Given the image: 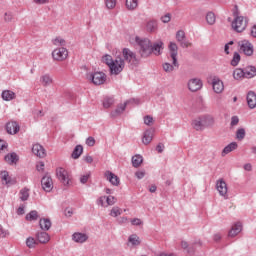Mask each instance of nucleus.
I'll list each match as a JSON object with an SVG mask.
<instances>
[{
	"label": "nucleus",
	"mask_w": 256,
	"mask_h": 256,
	"mask_svg": "<svg viewBox=\"0 0 256 256\" xmlns=\"http://www.w3.org/2000/svg\"><path fill=\"white\" fill-rule=\"evenodd\" d=\"M192 126L196 131H203L205 129V126L203 125V120L201 119V116L197 119L193 120Z\"/></svg>",
	"instance_id": "c756f323"
},
{
	"label": "nucleus",
	"mask_w": 256,
	"mask_h": 256,
	"mask_svg": "<svg viewBox=\"0 0 256 256\" xmlns=\"http://www.w3.org/2000/svg\"><path fill=\"white\" fill-rule=\"evenodd\" d=\"M54 45H61L62 47H65V39H63V38H56L54 40Z\"/></svg>",
	"instance_id": "052dcab7"
},
{
	"label": "nucleus",
	"mask_w": 256,
	"mask_h": 256,
	"mask_svg": "<svg viewBox=\"0 0 256 256\" xmlns=\"http://www.w3.org/2000/svg\"><path fill=\"white\" fill-rule=\"evenodd\" d=\"M51 219L49 218H41L39 220V227L42 231H49L51 229Z\"/></svg>",
	"instance_id": "b1692460"
},
{
	"label": "nucleus",
	"mask_w": 256,
	"mask_h": 256,
	"mask_svg": "<svg viewBox=\"0 0 256 256\" xmlns=\"http://www.w3.org/2000/svg\"><path fill=\"white\" fill-rule=\"evenodd\" d=\"M245 135H246L245 128H239L236 131V139H238V141H243V139H245Z\"/></svg>",
	"instance_id": "09e8293b"
},
{
	"label": "nucleus",
	"mask_w": 256,
	"mask_h": 256,
	"mask_svg": "<svg viewBox=\"0 0 256 256\" xmlns=\"http://www.w3.org/2000/svg\"><path fill=\"white\" fill-rule=\"evenodd\" d=\"M4 21H5L6 23H11V22L13 21V13H11V12H6V13L4 14Z\"/></svg>",
	"instance_id": "5fc2aeb1"
},
{
	"label": "nucleus",
	"mask_w": 256,
	"mask_h": 256,
	"mask_svg": "<svg viewBox=\"0 0 256 256\" xmlns=\"http://www.w3.org/2000/svg\"><path fill=\"white\" fill-rule=\"evenodd\" d=\"M141 163H143V156L135 155L132 157V165L133 167H141Z\"/></svg>",
	"instance_id": "e433bc0d"
},
{
	"label": "nucleus",
	"mask_w": 256,
	"mask_h": 256,
	"mask_svg": "<svg viewBox=\"0 0 256 256\" xmlns=\"http://www.w3.org/2000/svg\"><path fill=\"white\" fill-rule=\"evenodd\" d=\"M129 103H139V100L133 98L126 101L124 104H119L117 108L110 113L111 117H119V115H122L125 109H127V105H129Z\"/></svg>",
	"instance_id": "1a4fd4ad"
},
{
	"label": "nucleus",
	"mask_w": 256,
	"mask_h": 256,
	"mask_svg": "<svg viewBox=\"0 0 256 256\" xmlns=\"http://www.w3.org/2000/svg\"><path fill=\"white\" fill-rule=\"evenodd\" d=\"M32 153L36 155V157H40V159H43V157L47 155L45 148H43V146L40 144H34L32 146Z\"/></svg>",
	"instance_id": "a211bd4d"
},
{
	"label": "nucleus",
	"mask_w": 256,
	"mask_h": 256,
	"mask_svg": "<svg viewBox=\"0 0 256 256\" xmlns=\"http://www.w3.org/2000/svg\"><path fill=\"white\" fill-rule=\"evenodd\" d=\"M89 177H91V173H87L85 175H82L80 177V183H82V185H85V183H87L89 181Z\"/></svg>",
	"instance_id": "6e6d98bb"
},
{
	"label": "nucleus",
	"mask_w": 256,
	"mask_h": 256,
	"mask_svg": "<svg viewBox=\"0 0 256 256\" xmlns=\"http://www.w3.org/2000/svg\"><path fill=\"white\" fill-rule=\"evenodd\" d=\"M56 176L61 183L65 185V187L69 186L71 183V178H69V172L64 168H58L56 170Z\"/></svg>",
	"instance_id": "6e6552de"
},
{
	"label": "nucleus",
	"mask_w": 256,
	"mask_h": 256,
	"mask_svg": "<svg viewBox=\"0 0 256 256\" xmlns=\"http://www.w3.org/2000/svg\"><path fill=\"white\" fill-rule=\"evenodd\" d=\"M122 55L124 58L123 61H126V63H128V65H131V67H137V65H139V59L137 58V54L131 51V49L123 48Z\"/></svg>",
	"instance_id": "7ed1b4c3"
},
{
	"label": "nucleus",
	"mask_w": 256,
	"mask_h": 256,
	"mask_svg": "<svg viewBox=\"0 0 256 256\" xmlns=\"http://www.w3.org/2000/svg\"><path fill=\"white\" fill-rule=\"evenodd\" d=\"M105 3L107 9H115V6L117 5V0H106Z\"/></svg>",
	"instance_id": "603ef678"
},
{
	"label": "nucleus",
	"mask_w": 256,
	"mask_h": 256,
	"mask_svg": "<svg viewBox=\"0 0 256 256\" xmlns=\"http://www.w3.org/2000/svg\"><path fill=\"white\" fill-rule=\"evenodd\" d=\"M37 245V240H35V238L33 237H28L26 239V246L29 248V249H35V246Z\"/></svg>",
	"instance_id": "de8ad7c7"
},
{
	"label": "nucleus",
	"mask_w": 256,
	"mask_h": 256,
	"mask_svg": "<svg viewBox=\"0 0 256 256\" xmlns=\"http://www.w3.org/2000/svg\"><path fill=\"white\" fill-rule=\"evenodd\" d=\"M105 177H106L107 181H109V183H111V185H114L115 187H119V183H120L119 177L117 175H115L113 172L106 171Z\"/></svg>",
	"instance_id": "f3484780"
},
{
	"label": "nucleus",
	"mask_w": 256,
	"mask_h": 256,
	"mask_svg": "<svg viewBox=\"0 0 256 256\" xmlns=\"http://www.w3.org/2000/svg\"><path fill=\"white\" fill-rule=\"evenodd\" d=\"M121 213H123V210L121 208H119V206H114L110 210V217H119V215H121Z\"/></svg>",
	"instance_id": "a18cd8bd"
},
{
	"label": "nucleus",
	"mask_w": 256,
	"mask_h": 256,
	"mask_svg": "<svg viewBox=\"0 0 256 256\" xmlns=\"http://www.w3.org/2000/svg\"><path fill=\"white\" fill-rule=\"evenodd\" d=\"M0 177H1V180L6 184V185H9V183H11V176H9V172L7 171H2L0 173Z\"/></svg>",
	"instance_id": "c03bdc74"
},
{
	"label": "nucleus",
	"mask_w": 256,
	"mask_h": 256,
	"mask_svg": "<svg viewBox=\"0 0 256 256\" xmlns=\"http://www.w3.org/2000/svg\"><path fill=\"white\" fill-rule=\"evenodd\" d=\"M86 145H88V147H94L95 146V138L93 136H89L86 139Z\"/></svg>",
	"instance_id": "13d9d810"
},
{
	"label": "nucleus",
	"mask_w": 256,
	"mask_h": 256,
	"mask_svg": "<svg viewBox=\"0 0 256 256\" xmlns=\"http://www.w3.org/2000/svg\"><path fill=\"white\" fill-rule=\"evenodd\" d=\"M256 75V68L255 66H248L244 70V77L246 79H253Z\"/></svg>",
	"instance_id": "cd10ccee"
},
{
	"label": "nucleus",
	"mask_w": 256,
	"mask_h": 256,
	"mask_svg": "<svg viewBox=\"0 0 256 256\" xmlns=\"http://www.w3.org/2000/svg\"><path fill=\"white\" fill-rule=\"evenodd\" d=\"M39 219V213L36 210L30 211L26 215V221H37Z\"/></svg>",
	"instance_id": "a19ab883"
},
{
	"label": "nucleus",
	"mask_w": 256,
	"mask_h": 256,
	"mask_svg": "<svg viewBox=\"0 0 256 256\" xmlns=\"http://www.w3.org/2000/svg\"><path fill=\"white\" fill-rule=\"evenodd\" d=\"M19 129V124L15 121L8 122L6 124V131L9 135H16V133H19Z\"/></svg>",
	"instance_id": "6ab92c4d"
},
{
	"label": "nucleus",
	"mask_w": 256,
	"mask_h": 256,
	"mask_svg": "<svg viewBox=\"0 0 256 256\" xmlns=\"http://www.w3.org/2000/svg\"><path fill=\"white\" fill-rule=\"evenodd\" d=\"M103 63H106L108 67L115 61L113 60V57L109 54H106L105 56L102 57Z\"/></svg>",
	"instance_id": "8fccbe9b"
},
{
	"label": "nucleus",
	"mask_w": 256,
	"mask_h": 256,
	"mask_svg": "<svg viewBox=\"0 0 256 256\" xmlns=\"http://www.w3.org/2000/svg\"><path fill=\"white\" fill-rule=\"evenodd\" d=\"M217 21V16H215V13L208 12L206 14V22L208 25H215V22Z\"/></svg>",
	"instance_id": "4c0bfd02"
},
{
	"label": "nucleus",
	"mask_w": 256,
	"mask_h": 256,
	"mask_svg": "<svg viewBox=\"0 0 256 256\" xmlns=\"http://www.w3.org/2000/svg\"><path fill=\"white\" fill-rule=\"evenodd\" d=\"M216 189L221 197L229 199L227 182L223 178L216 181Z\"/></svg>",
	"instance_id": "0eeeda50"
},
{
	"label": "nucleus",
	"mask_w": 256,
	"mask_h": 256,
	"mask_svg": "<svg viewBox=\"0 0 256 256\" xmlns=\"http://www.w3.org/2000/svg\"><path fill=\"white\" fill-rule=\"evenodd\" d=\"M233 77L239 81V79H243L245 77V71L241 68H236L233 72Z\"/></svg>",
	"instance_id": "58836bf2"
},
{
	"label": "nucleus",
	"mask_w": 256,
	"mask_h": 256,
	"mask_svg": "<svg viewBox=\"0 0 256 256\" xmlns=\"http://www.w3.org/2000/svg\"><path fill=\"white\" fill-rule=\"evenodd\" d=\"M81 155H83V146L76 145L71 154V157H72V159H79V157H81Z\"/></svg>",
	"instance_id": "7c9ffc66"
},
{
	"label": "nucleus",
	"mask_w": 256,
	"mask_h": 256,
	"mask_svg": "<svg viewBox=\"0 0 256 256\" xmlns=\"http://www.w3.org/2000/svg\"><path fill=\"white\" fill-rule=\"evenodd\" d=\"M238 47L240 53H243L244 55H246V57H252L255 51L253 43H251L249 40L238 41Z\"/></svg>",
	"instance_id": "39448f33"
},
{
	"label": "nucleus",
	"mask_w": 256,
	"mask_h": 256,
	"mask_svg": "<svg viewBox=\"0 0 256 256\" xmlns=\"http://www.w3.org/2000/svg\"><path fill=\"white\" fill-rule=\"evenodd\" d=\"M239 125V117L238 116H232L231 117V122H230V127H235Z\"/></svg>",
	"instance_id": "4d7b16f0"
},
{
	"label": "nucleus",
	"mask_w": 256,
	"mask_h": 256,
	"mask_svg": "<svg viewBox=\"0 0 256 256\" xmlns=\"http://www.w3.org/2000/svg\"><path fill=\"white\" fill-rule=\"evenodd\" d=\"M86 79L91 81L93 85H103L107 81V74L104 72L87 73Z\"/></svg>",
	"instance_id": "20e7f679"
},
{
	"label": "nucleus",
	"mask_w": 256,
	"mask_h": 256,
	"mask_svg": "<svg viewBox=\"0 0 256 256\" xmlns=\"http://www.w3.org/2000/svg\"><path fill=\"white\" fill-rule=\"evenodd\" d=\"M239 61H241V55L239 52H234L233 58L231 60L232 67H237L239 65Z\"/></svg>",
	"instance_id": "37998d69"
},
{
	"label": "nucleus",
	"mask_w": 256,
	"mask_h": 256,
	"mask_svg": "<svg viewBox=\"0 0 256 256\" xmlns=\"http://www.w3.org/2000/svg\"><path fill=\"white\" fill-rule=\"evenodd\" d=\"M114 104H115V99H113L112 97H106L103 101L104 109H109V107H111Z\"/></svg>",
	"instance_id": "49530a36"
},
{
	"label": "nucleus",
	"mask_w": 256,
	"mask_h": 256,
	"mask_svg": "<svg viewBox=\"0 0 256 256\" xmlns=\"http://www.w3.org/2000/svg\"><path fill=\"white\" fill-rule=\"evenodd\" d=\"M238 144L237 142H232L230 144H228L222 151V155H227L229 153H231V151H235V149H237Z\"/></svg>",
	"instance_id": "f704fd0d"
},
{
	"label": "nucleus",
	"mask_w": 256,
	"mask_h": 256,
	"mask_svg": "<svg viewBox=\"0 0 256 256\" xmlns=\"http://www.w3.org/2000/svg\"><path fill=\"white\" fill-rule=\"evenodd\" d=\"M115 203H117V198L114 196H106V207L115 205Z\"/></svg>",
	"instance_id": "3c124183"
},
{
	"label": "nucleus",
	"mask_w": 256,
	"mask_h": 256,
	"mask_svg": "<svg viewBox=\"0 0 256 256\" xmlns=\"http://www.w3.org/2000/svg\"><path fill=\"white\" fill-rule=\"evenodd\" d=\"M212 87L215 93H223V89H225V86L223 85V81H221V79L219 78H213Z\"/></svg>",
	"instance_id": "aec40b11"
},
{
	"label": "nucleus",
	"mask_w": 256,
	"mask_h": 256,
	"mask_svg": "<svg viewBox=\"0 0 256 256\" xmlns=\"http://www.w3.org/2000/svg\"><path fill=\"white\" fill-rule=\"evenodd\" d=\"M1 97L3 101H13L17 97V94L11 90L2 91Z\"/></svg>",
	"instance_id": "a878e982"
},
{
	"label": "nucleus",
	"mask_w": 256,
	"mask_h": 256,
	"mask_svg": "<svg viewBox=\"0 0 256 256\" xmlns=\"http://www.w3.org/2000/svg\"><path fill=\"white\" fill-rule=\"evenodd\" d=\"M135 177H137V179H143V177H145V170L137 171Z\"/></svg>",
	"instance_id": "e2e57ef3"
},
{
	"label": "nucleus",
	"mask_w": 256,
	"mask_h": 256,
	"mask_svg": "<svg viewBox=\"0 0 256 256\" xmlns=\"http://www.w3.org/2000/svg\"><path fill=\"white\" fill-rule=\"evenodd\" d=\"M72 239L75 243H85L89 237H87L86 234L76 232L72 235Z\"/></svg>",
	"instance_id": "bb28decb"
},
{
	"label": "nucleus",
	"mask_w": 256,
	"mask_h": 256,
	"mask_svg": "<svg viewBox=\"0 0 256 256\" xmlns=\"http://www.w3.org/2000/svg\"><path fill=\"white\" fill-rule=\"evenodd\" d=\"M250 35H251V37L256 39V24L254 26H252Z\"/></svg>",
	"instance_id": "774afa93"
},
{
	"label": "nucleus",
	"mask_w": 256,
	"mask_h": 256,
	"mask_svg": "<svg viewBox=\"0 0 256 256\" xmlns=\"http://www.w3.org/2000/svg\"><path fill=\"white\" fill-rule=\"evenodd\" d=\"M200 118L202 119V124L204 125V129L205 127H213L215 123V119H213L212 116H200Z\"/></svg>",
	"instance_id": "c85d7f7f"
},
{
	"label": "nucleus",
	"mask_w": 256,
	"mask_h": 256,
	"mask_svg": "<svg viewBox=\"0 0 256 256\" xmlns=\"http://www.w3.org/2000/svg\"><path fill=\"white\" fill-rule=\"evenodd\" d=\"M169 51H170V57L172 58L174 67H179V62L177 61L179 47L177 46V44L174 42H170Z\"/></svg>",
	"instance_id": "ddd939ff"
},
{
	"label": "nucleus",
	"mask_w": 256,
	"mask_h": 256,
	"mask_svg": "<svg viewBox=\"0 0 256 256\" xmlns=\"http://www.w3.org/2000/svg\"><path fill=\"white\" fill-rule=\"evenodd\" d=\"M176 40L178 41V43H180V46L183 49H187V47H191V43L189 41L185 40V31H183V30L177 31Z\"/></svg>",
	"instance_id": "4468645a"
},
{
	"label": "nucleus",
	"mask_w": 256,
	"mask_h": 256,
	"mask_svg": "<svg viewBox=\"0 0 256 256\" xmlns=\"http://www.w3.org/2000/svg\"><path fill=\"white\" fill-rule=\"evenodd\" d=\"M164 45L165 44L161 40H157L153 44L151 42L152 53L156 55V57H159V55H161L162 53L161 51H163V49L165 48Z\"/></svg>",
	"instance_id": "2eb2a0df"
},
{
	"label": "nucleus",
	"mask_w": 256,
	"mask_h": 256,
	"mask_svg": "<svg viewBox=\"0 0 256 256\" xmlns=\"http://www.w3.org/2000/svg\"><path fill=\"white\" fill-rule=\"evenodd\" d=\"M40 82L42 83L43 87H49V85L53 83V78H51L49 74H45L40 77Z\"/></svg>",
	"instance_id": "72a5a7b5"
},
{
	"label": "nucleus",
	"mask_w": 256,
	"mask_h": 256,
	"mask_svg": "<svg viewBox=\"0 0 256 256\" xmlns=\"http://www.w3.org/2000/svg\"><path fill=\"white\" fill-rule=\"evenodd\" d=\"M111 75H119L125 69V60L123 58H116L109 66Z\"/></svg>",
	"instance_id": "423d86ee"
},
{
	"label": "nucleus",
	"mask_w": 256,
	"mask_h": 256,
	"mask_svg": "<svg viewBox=\"0 0 256 256\" xmlns=\"http://www.w3.org/2000/svg\"><path fill=\"white\" fill-rule=\"evenodd\" d=\"M135 41L138 45V53L140 57L143 59H147V57H151L153 55V50L151 49V41L149 38H139V36L135 37Z\"/></svg>",
	"instance_id": "f257e3e1"
},
{
	"label": "nucleus",
	"mask_w": 256,
	"mask_h": 256,
	"mask_svg": "<svg viewBox=\"0 0 256 256\" xmlns=\"http://www.w3.org/2000/svg\"><path fill=\"white\" fill-rule=\"evenodd\" d=\"M68 55H69V52L67 51V49L65 47L56 48L52 52V57L55 61H65V59H67Z\"/></svg>",
	"instance_id": "9d476101"
},
{
	"label": "nucleus",
	"mask_w": 256,
	"mask_h": 256,
	"mask_svg": "<svg viewBox=\"0 0 256 256\" xmlns=\"http://www.w3.org/2000/svg\"><path fill=\"white\" fill-rule=\"evenodd\" d=\"M37 171H44L45 169V163L39 162L36 166Z\"/></svg>",
	"instance_id": "338daca9"
},
{
	"label": "nucleus",
	"mask_w": 256,
	"mask_h": 256,
	"mask_svg": "<svg viewBox=\"0 0 256 256\" xmlns=\"http://www.w3.org/2000/svg\"><path fill=\"white\" fill-rule=\"evenodd\" d=\"M153 135H155V129H147L143 134L142 143L144 145H149V143L153 141Z\"/></svg>",
	"instance_id": "dca6fc26"
},
{
	"label": "nucleus",
	"mask_w": 256,
	"mask_h": 256,
	"mask_svg": "<svg viewBox=\"0 0 256 256\" xmlns=\"http://www.w3.org/2000/svg\"><path fill=\"white\" fill-rule=\"evenodd\" d=\"M131 224H132V225L139 226V225H142L143 222H142L141 219H139V218H134V219L131 220Z\"/></svg>",
	"instance_id": "0e129e2a"
},
{
	"label": "nucleus",
	"mask_w": 256,
	"mask_h": 256,
	"mask_svg": "<svg viewBox=\"0 0 256 256\" xmlns=\"http://www.w3.org/2000/svg\"><path fill=\"white\" fill-rule=\"evenodd\" d=\"M146 31L148 33H155L157 31V21L150 20L146 23Z\"/></svg>",
	"instance_id": "2f4dec72"
},
{
	"label": "nucleus",
	"mask_w": 256,
	"mask_h": 256,
	"mask_svg": "<svg viewBox=\"0 0 256 256\" xmlns=\"http://www.w3.org/2000/svg\"><path fill=\"white\" fill-rule=\"evenodd\" d=\"M128 243H130L132 247H138V245H141V240L139 239V236L132 234L128 238Z\"/></svg>",
	"instance_id": "473e14b6"
},
{
	"label": "nucleus",
	"mask_w": 256,
	"mask_h": 256,
	"mask_svg": "<svg viewBox=\"0 0 256 256\" xmlns=\"http://www.w3.org/2000/svg\"><path fill=\"white\" fill-rule=\"evenodd\" d=\"M249 109H255L256 107V93L249 91L246 97Z\"/></svg>",
	"instance_id": "412c9836"
},
{
	"label": "nucleus",
	"mask_w": 256,
	"mask_h": 256,
	"mask_svg": "<svg viewBox=\"0 0 256 256\" xmlns=\"http://www.w3.org/2000/svg\"><path fill=\"white\" fill-rule=\"evenodd\" d=\"M175 67L177 66L173 64V60H172V64L169 62H165L162 64V68L165 71V73H173V71H175Z\"/></svg>",
	"instance_id": "c9c22d12"
},
{
	"label": "nucleus",
	"mask_w": 256,
	"mask_h": 256,
	"mask_svg": "<svg viewBox=\"0 0 256 256\" xmlns=\"http://www.w3.org/2000/svg\"><path fill=\"white\" fill-rule=\"evenodd\" d=\"M243 231V224L241 222H237L232 226V229L229 231L228 235L229 237H236V235H239Z\"/></svg>",
	"instance_id": "5701e85b"
},
{
	"label": "nucleus",
	"mask_w": 256,
	"mask_h": 256,
	"mask_svg": "<svg viewBox=\"0 0 256 256\" xmlns=\"http://www.w3.org/2000/svg\"><path fill=\"white\" fill-rule=\"evenodd\" d=\"M36 238H37V241H39V243H49V241L51 240V236H49V233L45 231L38 232L36 234Z\"/></svg>",
	"instance_id": "393cba45"
},
{
	"label": "nucleus",
	"mask_w": 256,
	"mask_h": 256,
	"mask_svg": "<svg viewBox=\"0 0 256 256\" xmlns=\"http://www.w3.org/2000/svg\"><path fill=\"white\" fill-rule=\"evenodd\" d=\"M20 195V201H27L29 199V189L23 188L19 192Z\"/></svg>",
	"instance_id": "79ce46f5"
},
{
	"label": "nucleus",
	"mask_w": 256,
	"mask_h": 256,
	"mask_svg": "<svg viewBox=\"0 0 256 256\" xmlns=\"http://www.w3.org/2000/svg\"><path fill=\"white\" fill-rule=\"evenodd\" d=\"M4 161H6L8 165H16L19 161V155L15 152L9 153L4 157Z\"/></svg>",
	"instance_id": "4be33fe9"
},
{
	"label": "nucleus",
	"mask_w": 256,
	"mask_h": 256,
	"mask_svg": "<svg viewBox=\"0 0 256 256\" xmlns=\"http://www.w3.org/2000/svg\"><path fill=\"white\" fill-rule=\"evenodd\" d=\"M139 6L138 0H126V7L129 11H135V8Z\"/></svg>",
	"instance_id": "ea45409f"
},
{
	"label": "nucleus",
	"mask_w": 256,
	"mask_h": 256,
	"mask_svg": "<svg viewBox=\"0 0 256 256\" xmlns=\"http://www.w3.org/2000/svg\"><path fill=\"white\" fill-rule=\"evenodd\" d=\"M161 21L162 23H169V21H171V15L167 13L166 15L161 17Z\"/></svg>",
	"instance_id": "680f3d73"
},
{
	"label": "nucleus",
	"mask_w": 256,
	"mask_h": 256,
	"mask_svg": "<svg viewBox=\"0 0 256 256\" xmlns=\"http://www.w3.org/2000/svg\"><path fill=\"white\" fill-rule=\"evenodd\" d=\"M203 88V81L199 78H192L188 81V89L195 93V91H199Z\"/></svg>",
	"instance_id": "9b49d317"
},
{
	"label": "nucleus",
	"mask_w": 256,
	"mask_h": 256,
	"mask_svg": "<svg viewBox=\"0 0 256 256\" xmlns=\"http://www.w3.org/2000/svg\"><path fill=\"white\" fill-rule=\"evenodd\" d=\"M235 9L236 11L233 12L234 20L232 22V29H234L236 33H243V31L247 29L249 18L239 16V7L237 5H235Z\"/></svg>",
	"instance_id": "f03ea898"
},
{
	"label": "nucleus",
	"mask_w": 256,
	"mask_h": 256,
	"mask_svg": "<svg viewBox=\"0 0 256 256\" xmlns=\"http://www.w3.org/2000/svg\"><path fill=\"white\" fill-rule=\"evenodd\" d=\"M106 196H101L97 200V205H100L101 207H107V204H105Z\"/></svg>",
	"instance_id": "bf43d9fd"
},
{
	"label": "nucleus",
	"mask_w": 256,
	"mask_h": 256,
	"mask_svg": "<svg viewBox=\"0 0 256 256\" xmlns=\"http://www.w3.org/2000/svg\"><path fill=\"white\" fill-rule=\"evenodd\" d=\"M41 186L43 191H46V193H51L53 191V179L49 175H45L41 179Z\"/></svg>",
	"instance_id": "f8f14e48"
},
{
	"label": "nucleus",
	"mask_w": 256,
	"mask_h": 256,
	"mask_svg": "<svg viewBox=\"0 0 256 256\" xmlns=\"http://www.w3.org/2000/svg\"><path fill=\"white\" fill-rule=\"evenodd\" d=\"M144 123L148 126L151 127V125H153L154 120H153V116L147 115L144 117Z\"/></svg>",
	"instance_id": "864d4df0"
},
{
	"label": "nucleus",
	"mask_w": 256,
	"mask_h": 256,
	"mask_svg": "<svg viewBox=\"0 0 256 256\" xmlns=\"http://www.w3.org/2000/svg\"><path fill=\"white\" fill-rule=\"evenodd\" d=\"M164 149H165V145H163L162 143H159V144L156 146V151H157L158 153H163Z\"/></svg>",
	"instance_id": "69168bd1"
}]
</instances>
